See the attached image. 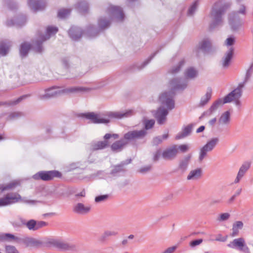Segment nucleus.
Here are the masks:
<instances>
[{
	"label": "nucleus",
	"mask_w": 253,
	"mask_h": 253,
	"mask_svg": "<svg viewBox=\"0 0 253 253\" xmlns=\"http://www.w3.org/2000/svg\"><path fill=\"white\" fill-rule=\"evenodd\" d=\"M230 7V4L224 1H216L212 5L210 13L211 22L209 28L212 30L222 25L223 16Z\"/></svg>",
	"instance_id": "nucleus-3"
},
{
	"label": "nucleus",
	"mask_w": 253,
	"mask_h": 253,
	"mask_svg": "<svg viewBox=\"0 0 253 253\" xmlns=\"http://www.w3.org/2000/svg\"><path fill=\"white\" fill-rule=\"evenodd\" d=\"M27 97L26 95L22 96L15 100L14 101H10L8 102H0V106L2 105H14L18 104L19 103L21 100Z\"/></svg>",
	"instance_id": "nucleus-42"
},
{
	"label": "nucleus",
	"mask_w": 253,
	"mask_h": 253,
	"mask_svg": "<svg viewBox=\"0 0 253 253\" xmlns=\"http://www.w3.org/2000/svg\"><path fill=\"white\" fill-rule=\"evenodd\" d=\"M20 223H17L15 221L12 222L11 223H12V224L13 225V226L14 227H20L22 225L25 224V220L23 219L22 218H20Z\"/></svg>",
	"instance_id": "nucleus-60"
},
{
	"label": "nucleus",
	"mask_w": 253,
	"mask_h": 253,
	"mask_svg": "<svg viewBox=\"0 0 253 253\" xmlns=\"http://www.w3.org/2000/svg\"><path fill=\"white\" fill-rule=\"evenodd\" d=\"M22 116V113L20 112H13L10 113L8 117L7 120H12L16 119Z\"/></svg>",
	"instance_id": "nucleus-51"
},
{
	"label": "nucleus",
	"mask_w": 253,
	"mask_h": 253,
	"mask_svg": "<svg viewBox=\"0 0 253 253\" xmlns=\"http://www.w3.org/2000/svg\"><path fill=\"white\" fill-rule=\"evenodd\" d=\"M21 201L23 203L34 205L39 202L36 200H28L25 198H22L17 193H8L2 198H0V207H5Z\"/></svg>",
	"instance_id": "nucleus-7"
},
{
	"label": "nucleus",
	"mask_w": 253,
	"mask_h": 253,
	"mask_svg": "<svg viewBox=\"0 0 253 253\" xmlns=\"http://www.w3.org/2000/svg\"><path fill=\"white\" fill-rule=\"evenodd\" d=\"M184 64V61L183 60H181L175 67L172 68L170 70V73H171L172 74H175L177 73L180 71L181 67L183 66Z\"/></svg>",
	"instance_id": "nucleus-46"
},
{
	"label": "nucleus",
	"mask_w": 253,
	"mask_h": 253,
	"mask_svg": "<svg viewBox=\"0 0 253 253\" xmlns=\"http://www.w3.org/2000/svg\"><path fill=\"white\" fill-rule=\"evenodd\" d=\"M89 90L88 88L80 86H71L65 88L53 87L46 89L44 94L40 95V98L42 99H46L57 95L83 93Z\"/></svg>",
	"instance_id": "nucleus-6"
},
{
	"label": "nucleus",
	"mask_w": 253,
	"mask_h": 253,
	"mask_svg": "<svg viewBox=\"0 0 253 253\" xmlns=\"http://www.w3.org/2000/svg\"><path fill=\"white\" fill-rule=\"evenodd\" d=\"M253 73V63H252L250 65V67L247 70L243 82L239 84L237 87H239L240 88L243 89L246 84L247 82H248L249 81V80H250Z\"/></svg>",
	"instance_id": "nucleus-28"
},
{
	"label": "nucleus",
	"mask_w": 253,
	"mask_h": 253,
	"mask_svg": "<svg viewBox=\"0 0 253 253\" xmlns=\"http://www.w3.org/2000/svg\"><path fill=\"white\" fill-rule=\"evenodd\" d=\"M53 246L60 251H69L77 252L78 251L77 246L72 243H68L61 241H53L52 242Z\"/></svg>",
	"instance_id": "nucleus-15"
},
{
	"label": "nucleus",
	"mask_w": 253,
	"mask_h": 253,
	"mask_svg": "<svg viewBox=\"0 0 253 253\" xmlns=\"http://www.w3.org/2000/svg\"><path fill=\"white\" fill-rule=\"evenodd\" d=\"M168 134H164L162 136H158L154 138L153 140V144L154 145H158L162 143L163 139H166L168 137Z\"/></svg>",
	"instance_id": "nucleus-43"
},
{
	"label": "nucleus",
	"mask_w": 253,
	"mask_h": 253,
	"mask_svg": "<svg viewBox=\"0 0 253 253\" xmlns=\"http://www.w3.org/2000/svg\"><path fill=\"white\" fill-rule=\"evenodd\" d=\"M47 225V223L43 221L36 222V230Z\"/></svg>",
	"instance_id": "nucleus-55"
},
{
	"label": "nucleus",
	"mask_w": 253,
	"mask_h": 253,
	"mask_svg": "<svg viewBox=\"0 0 253 253\" xmlns=\"http://www.w3.org/2000/svg\"><path fill=\"white\" fill-rule=\"evenodd\" d=\"M133 114L132 110L126 111H109L105 113L104 115L108 117V119L101 118L100 115L95 114L94 113H88L84 114L85 118L89 120L91 122L95 124H107L110 120L121 119L124 118H127Z\"/></svg>",
	"instance_id": "nucleus-4"
},
{
	"label": "nucleus",
	"mask_w": 253,
	"mask_h": 253,
	"mask_svg": "<svg viewBox=\"0 0 253 253\" xmlns=\"http://www.w3.org/2000/svg\"><path fill=\"white\" fill-rule=\"evenodd\" d=\"M106 12L113 21L119 22L124 20L125 14L122 8L120 6L110 5Z\"/></svg>",
	"instance_id": "nucleus-10"
},
{
	"label": "nucleus",
	"mask_w": 253,
	"mask_h": 253,
	"mask_svg": "<svg viewBox=\"0 0 253 253\" xmlns=\"http://www.w3.org/2000/svg\"><path fill=\"white\" fill-rule=\"evenodd\" d=\"M191 157V155L189 154L180 161L179 164V169L182 171H184L186 170Z\"/></svg>",
	"instance_id": "nucleus-33"
},
{
	"label": "nucleus",
	"mask_w": 253,
	"mask_h": 253,
	"mask_svg": "<svg viewBox=\"0 0 253 253\" xmlns=\"http://www.w3.org/2000/svg\"><path fill=\"white\" fill-rule=\"evenodd\" d=\"M211 45L210 41L208 39H205L199 43L198 48L204 52H207L211 49Z\"/></svg>",
	"instance_id": "nucleus-32"
},
{
	"label": "nucleus",
	"mask_w": 253,
	"mask_h": 253,
	"mask_svg": "<svg viewBox=\"0 0 253 253\" xmlns=\"http://www.w3.org/2000/svg\"><path fill=\"white\" fill-rule=\"evenodd\" d=\"M146 135V131L145 130L129 131L124 134L123 139L116 141L111 145V150L115 152H120L128 143V141L143 139Z\"/></svg>",
	"instance_id": "nucleus-5"
},
{
	"label": "nucleus",
	"mask_w": 253,
	"mask_h": 253,
	"mask_svg": "<svg viewBox=\"0 0 253 253\" xmlns=\"http://www.w3.org/2000/svg\"><path fill=\"white\" fill-rule=\"evenodd\" d=\"M236 17H233L232 16V15H229V23L231 26V29L233 31H236L239 29V27L241 26V24L239 23H235V22L234 21V20H235Z\"/></svg>",
	"instance_id": "nucleus-40"
},
{
	"label": "nucleus",
	"mask_w": 253,
	"mask_h": 253,
	"mask_svg": "<svg viewBox=\"0 0 253 253\" xmlns=\"http://www.w3.org/2000/svg\"><path fill=\"white\" fill-rule=\"evenodd\" d=\"M187 86V82L181 78H174L169 82V87L171 91L164 92L159 97L161 104L166 106L168 109L163 107H160L155 114V117L159 125L165 124L168 115V110H172L174 108V101L173 99L174 95V91L177 90H183Z\"/></svg>",
	"instance_id": "nucleus-1"
},
{
	"label": "nucleus",
	"mask_w": 253,
	"mask_h": 253,
	"mask_svg": "<svg viewBox=\"0 0 253 253\" xmlns=\"http://www.w3.org/2000/svg\"><path fill=\"white\" fill-rule=\"evenodd\" d=\"M131 162V159H127L120 164L112 166L110 174L114 177H118L124 174L126 171V166Z\"/></svg>",
	"instance_id": "nucleus-13"
},
{
	"label": "nucleus",
	"mask_w": 253,
	"mask_h": 253,
	"mask_svg": "<svg viewBox=\"0 0 253 253\" xmlns=\"http://www.w3.org/2000/svg\"><path fill=\"white\" fill-rule=\"evenodd\" d=\"M77 9L79 12L84 14L88 11V5L86 2V1H80L77 5Z\"/></svg>",
	"instance_id": "nucleus-35"
},
{
	"label": "nucleus",
	"mask_w": 253,
	"mask_h": 253,
	"mask_svg": "<svg viewBox=\"0 0 253 253\" xmlns=\"http://www.w3.org/2000/svg\"><path fill=\"white\" fill-rule=\"evenodd\" d=\"M28 5L32 11L37 12L43 10L46 3L45 1H28Z\"/></svg>",
	"instance_id": "nucleus-17"
},
{
	"label": "nucleus",
	"mask_w": 253,
	"mask_h": 253,
	"mask_svg": "<svg viewBox=\"0 0 253 253\" xmlns=\"http://www.w3.org/2000/svg\"><path fill=\"white\" fill-rule=\"evenodd\" d=\"M156 53H154L153 55H152L148 59L144 61L140 66L138 67L139 70H141L143 69L145 66H146L149 62L151 61V60L154 57Z\"/></svg>",
	"instance_id": "nucleus-52"
},
{
	"label": "nucleus",
	"mask_w": 253,
	"mask_h": 253,
	"mask_svg": "<svg viewBox=\"0 0 253 253\" xmlns=\"http://www.w3.org/2000/svg\"><path fill=\"white\" fill-rule=\"evenodd\" d=\"M202 171L200 168L190 171L187 176L188 180H196L199 179L202 176Z\"/></svg>",
	"instance_id": "nucleus-29"
},
{
	"label": "nucleus",
	"mask_w": 253,
	"mask_h": 253,
	"mask_svg": "<svg viewBox=\"0 0 253 253\" xmlns=\"http://www.w3.org/2000/svg\"><path fill=\"white\" fill-rule=\"evenodd\" d=\"M71 10L68 8H62L58 11V17L61 19L67 17L71 13Z\"/></svg>",
	"instance_id": "nucleus-39"
},
{
	"label": "nucleus",
	"mask_w": 253,
	"mask_h": 253,
	"mask_svg": "<svg viewBox=\"0 0 253 253\" xmlns=\"http://www.w3.org/2000/svg\"><path fill=\"white\" fill-rule=\"evenodd\" d=\"M177 147L178 150L179 149L182 153L187 152L189 149V146L188 144H182Z\"/></svg>",
	"instance_id": "nucleus-54"
},
{
	"label": "nucleus",
	"mask_w": 253,
	"mask_h": 253,
	"mask_svg": "<svg viewBox=\"0 0 253 253\" xmlns=\"http://www.w3.org/2000/svg\"><path fill=\"white\" fill-rule=\"evenodd\" d=\"M109 145L107 140L101 141H92L88 146V149L91 151H96L105 148Z\"/></svg>",
	"instance_id": "nucleus-19"
},
{
	"label": "nucleus",
	"mask_w": 253,
	"mask_h": 253,
	"mask_svg": "<svg viewBox=\"0 0 253 253\" xmlns=\"http://www.w3.org/2000/svg\"><path fill=\"white\" fill-rule=\"evenodd\" d=\"M6 253H19L18 251L14 246H8L6 247Z\"/></svg>",
	"instance_id": "nucleus-53"
},
{
	"label": "nucleus",
	"mask_w": 253,
	"mask_h": 253,
	"mask_svg": "<svg viewBox=\"0 0 253 253\" xmlns=\"http://www.w3.org/2000/svg\"><path fill=\"white\" fill-rule=\"evenodd\" d=\"M145 125V129H143L142 130H145L147 131V129L151 128L155 124V121L154 120H146L144 122ZM147 132H146V134Z\"/></svg>",
	"instance_id": "nucleus-47"
},
{
	"label": "nucleus",
	"mask_w": 253,
	"mask_h": 253,
	"mask_svg": "<svg viewBox=\"0 0 253 253\" xmlns=\"http://www.w3.org/2000/svg\"><path fill=\"white\" fill-rule=\"evenodd\" d=\"M225 103H224V99L222 100L221 98L217 99L212 103L209 110L203 114L202 117L205 115L210 116L213 112L216 111L219 106Z\"/></svg>",
	"instance_id": "nucleus-21"
},
{
	"label": "nucleus",
	"mask_w": 253,
	"mask_h": 253,
	"mask_svg": "<svg viewBox=\"0 0 253 253\" xmlns=\"http://www.w3.org/2000/svg\"><path fill=\"white\" fill-rule=\"evenodd\" d=\"M108 197L109 195L108 194L99 195L95 197V201L96 203L104 202L107 200Z\"/></svg>",
	"instance_id": "nucleus-50"
},
{
	"label": "nucleus",
	"mask_w": 253,
	"mask_h": 253,
	"mask_svg": "<svg viewBox=\"0 0 253 253\" xmlns=\"http://www.w3.org/2000/svg\"><path fill=\"white\" fill-rule=\"evenodd\" d=\"M243 89L237 87L224 97V103H229L234 101L237 106L241 105L239 99L242 95Z\"/></svg>",
	"instance_id": "nucleus-12"
},
{
	"label": "nucleus",
	"mask_w": 253,
	"mask_h": 253,
	"mask_svg": "<svg viewBox=\"0 0 253 253\" xmlns=\"http://www.w3.org/2000/svg\"><path fill=\"white\" fill-rule=\"evenodd\" d=\"M20 183L18 181H14L10 182L6 185H0V190L1 191L6 190H12L14 189L16 187L18 186Z\"/></svg>",
	"instance_id": "nucleus-34"
},
{
	"label": "nucleus",
	"mask_w": 253,
	"mask_h": 253,
	"mask_svg": "<svg viewBox=\"0 0 253 253\" xmlns=\"http://www.w3.org/2000/svg\"><path fill=\"white\" fill-rule=\"evenodd\" d=\"M247 13L246 12V7L244 5H241L237 11L233 12L230 14V15H232L233 17H236L238 14H241L244 15H246Z\"/></svg>",
	"instance_id": "nucleus-45"
},
{
	"label": "nucleus",
	"mask_w": 253,
	"mask_h": 253,
	"mask_svg": "<svg viewBox=\"0 0 253 253\" xmlns=\"http://www.w3.org/2000/svg\"><path fill=\"white\" fill-rule=\"evenodd\" d=\"M193 128V125L189 124L184 127L181 132H179L175 136L176 139L183 138L190 134Z\"/></svg>",
	"instance_id": "nucleus-25"
},
{
	"label": "nucleus",
	"mask_w": 253,
	"mask_h": 253,
	"mask_svg": "<svg viewBox=\"0 0 253 253\" xmlns=\"http://www.w3.org/2000/svg\"><path fill=\"white\" fill-rule=\"evenodd\" d=\"M212 90L211 88L208 89L205 95L201 97L199 106L200 107H203L206 105L208 102L210 100L211 97Z\"/></svg>",
	"instance_id": "nucleus-30"
},
{
	"label": "nucleus",
	"mask_w": 253,
	"mask_h": 253,
	"mask_svg": "<svg viewBox=\"0 0 253 253\" xmlns=\"http://www.w3.org/2000/svg\"><path fill=\"white\" fill-rule=\"evenodd\" d=\"M58 32V28L56 27L48 26L46 28L45 35H39L38 39L33 42L32 45L27 43L24 42L21 44L20 48V54L21 57H25L31 47L37 52L41 53L43 50L42 44L43 42L50 39Z\"/></svg>",
	"instance_id": "nucleus-2"
},
{
	"label": "nucleus",
	"mask_w": 253,
	"mask_h": 253,
	"mask_svg": "<svg viewBox=\"0 0 253 253\" xmlns=\"http://www.w3.org/2000/svg\"><path fill=\"white\" fill-rule=\"evenodd\" d=\"M235 42V39L233 37H230L227 38L225 42V44L227 46L232 45Z\"/></svg>",
	"instance_id": "nucleus-58"
},
{
	"label": "nucleus",
	"mask_w": 253,
	"mask_h": 253,
	"mask_svg": "<svg viewBox=\"0 0 253 253\" xmlns=\"http://www.w3.org/2000/svg\"><path fill=\"white\" fill-rule=\"evenodd\" d=\"M198 1H195V2L190 6L187 12L188 16L193 15L195 11L197 10L199 6Z\"/></svg>",
	"instance_id": "nucleus-41"
},
{
	"label": "nucleus",
	"mask_w": 253,
	"mask_h": 253,
	"mask_svg": "<svg viewBox=\"0 0 253 253\" xmlns=\"http://www.w3.org/2000/svg\"><path fill=\"white\" fill-rule=\"evenodd\" d=\"M114 137V139H117L119 138V135L117 134H111L110 133H106L104 136V138L106 140H107L109 138H110L111 137Z\"/></svg>",
	"instance_id": "nucleus-59"
},
{
	"label": "nucleus",
	"mask_w": 253,
	"mask_h": 253,
	"mask_svg": "<svg viewBox=\"0 0 253 253\" xmlns=\"http://www.w3.org/2000/svg\"><path fill=\"white\" fill-rule=\"evenodd\" d=\"M68 33L72 39L77 40L81 37L83 32L80 28L72 27L69 30Z\"/></svg>",
	"instance_id": "nucleus-22"
},
{
	"label": "nucleus",
	"mask_w": 253,
	"mask_h": 253,
	"mask_svg": "<svg viewBox=\"0 0 253 253\" xmlns=\"http://www.w3.org/2000/svg\"><path fill=\"white\" fill-rule=\"evenodd\" d=\"M243 226V223L242 221H238L235 222L233 224L232 227V233L231 236L232 237H235L239 234V229L242 228Z\"/></svg>",
	"instance_id": "nucleus-36"
},
{
	"label": "nucleus",
	"mask_w": 253,
	"mask_h": 253,
	"mask_svg": "<svg viewBox=\"0 0 253 253\" xmlns=\"http://www.w3.org/2000/svg\"><path fill=\"white\" fill-rule=\"evenodd\" d=\"M203 242V240L202 239H199L198 240H195L191 241L190 243V246L191 247H194L196 246L199 245Z\"/></svg>",
	"instance_id": "nucleus-56"
},
{
	"label": "nucleus",
	"mask_w": 253,
	"mask_h": 253,
	"mask_svg": "<svg viewBox=\"0 0 253 253\" xmlns=\"http://www.w3.org/2000/svg\"><path fill=\"white\" fill-rule=\"evenodd\" d=\"M230 216V214L228 212H225L220 214L217 217V220L219 222L224 221L228 220Z\"/></svg>",
	"instance_id": "nucleus-48"
},
{
	"label": "nucleus",
	"mask_w": 253,
	"mask_h": 253,
	"mask_svg": "<svg viewBox=\"0 0 253 253\" xmlns=\"http://www.w3.org/2000/svg\"><path fill=\"white\" fill-rule=\"evenodd\" d=\"M205 127L204 126H200L196 130L197 133H200L204 130Z\"/></svg>",
	"instance_id": "nucleus-64"
},
{
	"label": "nucleus",
	"mask_w": 253,
	"mask_h": 253,
	"mask_svg": "<svg viewBox=\"0 0 253 253\" xmlns=\"http://www.w3.org/2000/svg\"><path fill=\"white\" fill-rule=\"evenodd\" d=\"M227 246L229 248L238 251L242 253H251L244 238L241 237L234 239L230 242Z\"/></svg>",
	"instance_id": "nucleus-8"
},
{
	"label": "nucleus",
	"mask_w": 253,
	"mask_h": 253,
	"mask_svg": "<svg viewBox=\"0 0 253 253\" xmlns=\"http://www.w3.org/2000/svg\"><path fill=\"white\" fill-rule=\"evenodd\" d=\"M250 167V164L248 162L243 163L240 167L236 177L235 178L234 183L237 184L240 182L242 178L244 176Z\"/></svg>",
	"instance_id": "nucleus-18"
},
{
	"label": "nucleus",
	"mask_w": 253,
	"mask_h": 253,
	"mask_svg": "<svg viewBox=\"0 0 253 253\" xmlns=\"http://www.w3.org/2000/svg\"><path fill=\"white\" fill-rule=\"evenodd\" d=\"M61 173L56 170L41 171L33 175V178L36 180L42 179L44 181H49L54 177H60Z\"/></svg>",
	"instance_id": "nucleus-14"
},
{
	"label": "nucleus",
	"mask_w": 253,
	"mask_h": 253,
	"mask_svg": "<svg viewBox=\"0 0 253 253\" xmlns=\"http://www.w3.org/2000/svg\"><path fill=\"white\" fill-rule=\"evenodd\" d=\"M184 74L186 79L192 80L198 77V71L196 68L190 67L185 70Z\"/></svg>",
	"instance_id": "nucleus-26"
},
{
	"label": "nucleus",
	"mask_w": 253,
	"mask_h": 253,
	"mask_svg": "<svg viewBox=\"0 0 253 253\" xmlns=\"http://www.w3.org/2000/svg\"><path fill=\"white\" fill-rule=\"evenodd\" d=\"M27 228L31 230H36V221L34 219H31L27 222H25V224Z\"/></svg>",
	"instance_id": "nucleus-49"
},
{
	"label": "nucleus",
	"mask_w": 253,
	"mask_h": 253,
	"mask_svg": "<svg viewBox=\"0 0 253 253\" xmlns=\"http://www.w3.org/2000/svg\"><path fill=\"white\" fill-rule=\"evenodd\" d=\"M219 142L218 137L211 138L208 141L207 143L203 146L200 150L199 161L202 162L203 159L207 156L208 152L211 151Z\"/></svg>",
	"instance_id": "nucleus-11"
},
{
	"label": "nucleus",
	"mask_w": 253,
	"mask_h": 253,
	"mask_svg": "<svg viewBox=\"0 0 253 253\" xmlns=\"http://www.w3.org/2000/svg\"><path fill=\"white\" fill-rule=\"evenodd\" d=\"M90 210L89 206H85L82 203H78L73 208V211L77 213L85 214L88 213Z\"/></svg>",
	"instance_id": "nucleus-24"
},
{
	"label": "nucleus",
	"mask_w": 253,
	"mask_h": 253,
	"mask_svg": "<svg viewBox=\"0 0 253 253\" xmlns=\"http://www.w3.org/2000/svg\"><path fill=\"white\" fill-rule=\"evenodd\" d=\"M161 154V150L160 149L158 150L155 153V154H154V156H153V160L154 161H158L159 158H160V155Z\"/></svg>",
	"instance_id": "nucleus-62"
},
{
	"label": "nucleus",
	"mask_w": 253,
	"mask_h": 253,
	"mask_svg": "<svg viewBox=\"0 0 253 253\" xmlns=\"http://www.w3.org/2000/svg\"><path fill=\"white\" fill-rule=\"evenodd\" d=\"M11 42L8 40H4L0 42V55L5 56L8 53L10 47L11 46Z\"/></svg>",
	"instance_id": "nucleus-27"
},
{
	"label": "nucleus",
	"mask_w": 253,
	"mask_h": 253,
	"mask_svg": "<svg viewBox=\"0 0 253 253\" xmlns=\"http://www.w3.org/2000/svg\"><path fill=\"white\" fill-rule=\"evenodd\" d=\"M177 248V246H172L167 249L164 252L162 253H173Z\"/></svg>",
	"instance_id": "nucleus-61"
},
{
	"label": "nucleus",
	"mask_w": 253,
	"mask_h": 253,
	"mask_svg": "<svg viewBox=\"0 0 253 253\" xmlns=\"http://www.w3.org/2000/svg\"><path fill=\"white\" fill-rule=\"evenodd\" d=\"M151 166H144L143 167L139 169V172L141 173H145L148 172L149 171H150L151 169Z\"/></svg>",
	"instance_id": "nucleus-57"
},
{
	"label": "nucleus",
	"mask_w": 253,
	"mask_h": 253,
	"mask_svg": "<svg viewBox=\"0 0 253 253\" xmlns=\"http://www.w3.org/2000/svg\"><path fill=\"white\" fill-rule=\"evenodd\" d=\"M27 246L32 247H39L42 243L39 240L33 238H29L27 241Z\"/></svg>",
	"instance_id": "nucleus-44"
},
{
	"label": "nucleus",
	"mask_w": 253,
	"mask_h": 253,
	"mask_svg": "<svg viewBox=\"0 0 253 253\" xmlns=\"http://www.w3.org/2000/svg\"><path fill=\"white\" fill-rule=\"evenodd\" d=\"M8 8L10 10H13L17 8V5L14 1H10L8 4Z\"/></svg>",
	"instance_id": "nucleus-63"
},
{
	"label": "nucleus",
	"mask_w": 253,
	"mask_h": 253,
	"mask_svg": "<svg viewBox=\"0 0 253 253\" xmlns=\"http://www.w3.org/2000/svg\"><path fill=\"white\" fill-rule=\"evenodd\" d=\"M234 48L230 47L228 50L225 53L222 60V66L224 68L228 67L230 64V61L233 54Z\"/></svg>",
	"instance_id": "nucleus-23"
},
{
	"label": "nucleus",
	"mask_w": 253,
	"mask_h": 253,
	"mask_svg": "<svg viewBox=\"0 0 253 253\" xmlns=\"http://www.w3.org/2000/svg\"><path fill=\"white\" fill-rule=\"evenodd\" d=\"M27 21V18L25 15H19L14 20L11 19L7 20L6 22V25L8 26H22L24 25Z\"/></svg>",
	"instance_id": "nucleus-20"
},
{
	"label": "nucleus",
	"mask_w": 253,
	"mask_h": 253,
	"mask_svg": "<svg viewBox=\"0 0 253 253\" xmlns=\"http://www.w3.org/2000/svg\"><path fill=\"white\" fill-rule=\"evenodd\" d=\"M230 113L229 111L224 112L219 119L218 122L220 125H227L230 123Z\"/></svg>",
	"instance_id": "nucleus-31"
},
{
	"label": "nucleus",
	"mask_w": 253,
	"mask_h": 253,
	"mask_svg": "<svg viewBox=\"0 0 253 253\" xmlns=\"http://www.w3.org/2000/svg\"><path fill=\"white\" fill-rule=\"evenodd\" d=\"M178 153V147L176 145L166 149L163 151L162 156L166 160H172L175 158Z\"/></svg>",
	"instance_id": "nucleus-16"
},
{
	"label": "nucleus",
	"mask_w": 253,
	"mask_h": 253,
	"mask_svg": "<svg viewBox=\"0 0 253 253\" xmlns=\"http://www.w3.org/2000/svg\"><path fill=\"white\" fill-rule=\"evenodd\" d=\"M16 239V237L11 234H0V242L12 241Z\"/></svg>",
	"instance_id": "nucleus-38"
},
{
	"label": "nucleus",
	"mask_w": 253,
	"mask_h": 253,
	"mask_svg": "<svg viewBox=\"0 0 253 253\" xmlns=\"http://www.w3.org/2000/svg\"><path fill=\"white\" fill-rule=\"evenodd\" d=\"M118 234V232L115 230H106L100 236L101 241H105L108 237L115 236Z\"/></svg>",
	"instance_id": "nucleus-37"
},
{
	"label": "nucleus",
	"mask_w": 253,
	"mask_h": 253,
	"mask_svg": "<svg viewBox=\"0 0 253 253\" xmlns=\"http://www.w3.org/2000/svg\"><path fill=\"white\" fill-rule=\"evenodd\" d=\"M110 23V20L107 19L106 18H100L98 21L99 29H97L93 26H89L86 31L87 36L90 38L96 36L100 31L108 28Z\"/></svg>",
	"instance_id": "nucleus-9"
}]
</instances>
